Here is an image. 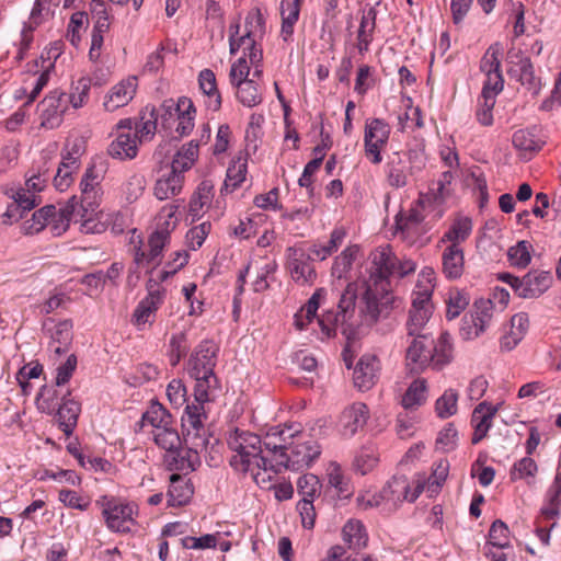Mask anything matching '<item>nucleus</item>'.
Segmentation results:
<instances>
[{
    "label": "nucleus",
    "mask_w": 561,
    "mask_h": 561,
    "mask_svg": "<svg viewBox=\"0 0 561 561\" xmlns=\"http://www.w3.org/2000/svg\"><path fill=\"white\" fill-rule=\"evenodd\" d=\"M396 274V256L388 248L370 254L369 277L363 283H350L341 294L337 312L329 311L318 323L329 337L337 329L346 335L354 328L373 325L392 302L389 277Z\"/></svg>",
    "instance_id": "obj_1"
},
{
    "label": "nucleus",
    "mask_w": 561,
    "mask_h": 561,
    "mask_svg": "<svg viewBox=\"0 0 561 561\" xmlns=\"http://www.w3.org/2000/svg\"><path fill=\"white\" fill-rule=\"evenodd\" d=\"M451 180L447 178L433 179L426 192H421L415 206L407 214L396 217V227L401 238L409 244H414L432 227L433 222L444 215V203L451 196Z\"/></svg>",
    "instance_id": "obj_2"
},
{
    "label": "nucleus",
    "mask_w": 561,
    "mask_h": 561,
    "mask_svg": "<svg viewBox=\"0 0 561 561\" xmlns=\"http://www.w3.org/2000/svg\"><path fill=\"white\" fill-rule=\"evenodd\" d=\"M227 445L231 451L229 463L239 473L247 474L249 470L265 465L262 438L248 430L233 428L227 435Z\"/></svg>",
    "instance_id": "obj_3"
},
{
    "label": "nucleus",
    "mask_w": 561,
    "mask_h": 561,
    "mask_svg": "<svg viewBox=\"0 0 561 561\" xmlns=\"http://www.w3.org/2000/svg\"><path fill=\"white\" fill-rule=\"evenodd\" d=\"M321 455V447L317 440L300 427L299 437L290 439L288 449L282 451L277 457V465L284 469L300 471L309 468Z\"/></svg>",
    "instance_id": "obj_4"
},
{
    "label": "nucleus",
    "mask_w": 561,
    "mask_h": 561,
    "mask_svg": "<svg viewBox=\"0 0 561 561\" xmlns=\"http://www.w3.org/2000/svg\"><path fill=\"white\" fill-rule=\"evenodd\" d=\"M206 410L202 405H186L182 415L184 443L188 449L198 454L209 443L208 430L205 427Z\"/></svg>",
    "instance_id": "obj_5"
},
{
    "label": "nucleus",
    "mask_w": 561,
    "mask_h": 561,
    "mask_svg": "<svg viewBox=\"0 0 561 561\" xmlns=\"http://www.w3.org/2000/svg\"><path fill=\"white\" fill-rule=\"evenodd\" d=\"M500 279L510 285L513 291L520 298L533 299L545 294L552 285L550 272L531 270L523 277L508 273L500 275Z\"/></svg>",
    "instance_id": "obj_6"
},
{
    "label": "nucleus",
    "mask_w": 561,
    "mask_h": 561,
    "mask_svg": "<svg viewBox=\"0 0 561 561\" xmlns=\"http://www.w3.org/2000/svg\"><path fill=\"white\" fill-rule=\"evenodd\" d=\"M286 270L298 285L310 286L316 282L317 271L307 244L300 243L286 249Z\"/></svg>",
    "instance_id": "obj_7"
},
{
    "label": "nucleus",
    "mask_w": 561,
    "mask_h": 561,
    "mask_svg": "<svg viewBox=\"0 0 561 561\" xmlns=\"http://www.w3.org/2000/svg\"><path fill=\"white\" fill-rule=\"evenodd\" d=\"M391 127L381 118L367 119L364 131L365 156L373 163L381 162V151L386 148Z\"/></svg>",
    "instance_id": "obj_8"
},
{
    "label": "nucleus",
    "mask_w": 561,
    "mask_h": 561,
    "mask_svg": "<svg viewBox=\"0 0 561 561\" xmlns=\"http://www.w3.org/2000/svg\"><path fill=\"white\" fill-rule=\"evenodd\" d=\"M99 503L108 529L116 533L130 531V524L134 522L133 505L108 496H103Z\"/></svg>",
    "instance_id": "obj_9"
},
{
    "label": "nucleus",
    "mask_w": 561,
    "mask_h": 561,
    "mask_svg": "<svg viewBox=\"0 0 561 561\" xmlns=\"http://www.w3.org/2000/svg\"><path fill=\"white\" fill-rule=\"evenodd\" d=\"M160 283L152 271L147 282L148 295L139 301L134 311V322L137 327L151 323L156 311L163 304L165 290L160 286Z\"/></svg>",
    "instance_id": "obj_10"
},
{
    "label": "nucleus",
    "mask_w": 561,
    "mask_h": 561,
    "mask_svg": "<svg viewBox=\"0 0 561 561\" xmlns=\"http://www.w3.org/2000/svg\"><path fill=\"white\" fill-rule=\"evenodd\" d=\"M218 346L211 341L201 342L192 352L186 363L190 377L216 375Z\"/></svg>",
    "instance_id": "obj_11"
},
{
    "label": "nucleus",
    "mask_w": 561,
    "mask_h": 561,
    "mask_svg": "<svg viewBox=\"0 0 561 561\" xmlns=\"http://www.w3.org/2000/svg\"><path fill=\"white\" fill-rule=\"evenodd\" d=\"M425 481L417 479L413 485L404 476L393 477L381 490L380 496L387 502L398 504L403 501L414 502L422 493Z\"/></svg>",
    "instance_id": "obj_12"
},
{
    "label": "nucleus",
    "mask_w": 561,
    "mask_h": 561,
    "mask_svg": "<svg viewBox=\"0 0 561 561\" xmlns=\"http://www.w3.org/2000/svg\"><path fill=\"white\" fill-rule=\"evenodd\" d=\"M68 106L67 94L55 90L45 96L37 105L41 125L54 129L62 122V115Z\"/></svg>",
    "instance_id": "obj_13"
},
{
    "label": "nucleus",
    "mask_w": 561,
    "mask_h": 561,
    "mask_svg": "<svg viewBox=\"0 0 561 561\" xmlns=\"http://www.w3.org/2000/svg\"><path fill=\"white\" fill-rule=\"evenodd\" d=\"M300 424L275 425L268 428L264 439H262V449L272 454V460L277 461L282 451L288 449L290 439L299 437Z\"/></svg>",
    "instance_id": "obj_14"
},
{
    "label": "nucleus",
    "mask_w": 561,
    "mask_h": 561,
    "mask_svg": "<svg viewBox=\"0 0 561 561\" xmlns=\"http://www.w3.org/2000/svg\"><path fill=\"white\" fill-rule=\"evenodd\" d=\"M138 142L137 135L133 134V119H122L117 124V136L110 145L108 153L119 160L133 159L137 154Z\"/></svg>",
    "instance_id": "obj_15"
},
{
    "label": "nucleus",
    "mask_w": 561,
    "mask_h": 561,
    "mask_svg": "<svg viewBox=\"0 0 561 561\" xmlns=\"http://www.w3.org/2000/svg\"><path fill=\"white\" fill-rule=\"evenodd\" d=\"M328 483L323 488V499L327 501L346 500L353 494L350 479L344 474L337 462H330L327 469Z\"/></svg>",
    "instance_id": "obj_16"
},
{
    "label": "nucleus",
    "mask_w": 561,
    "mask_h": 561,
    "mask_svg": "<svg viewBox=\"0 0 561 561\" xmlns=\"http://www.w3.org/2000/svg\"><path fill=\"white\" fill-rule=\"evenodd\" d=\"M368 417V407L365 403L355 402L341 413L337 431L344 438H351L364 427Z\"/></svg>",
    "instance_id": "obj_17"
},
{
    "label": "nucleus",
    "mask_w": 561,
    "mask_h": 561,
    "mask_svg": "<svg viewBox=\"0 0 561 561\" xmlns=\"http://www.w3.org/2000/svg\"><path fill=\"white\" fill-rule=\"evenodd\" d=\"M4 194L12 198L13 202L7 207L2 215V221L10 225L23 218L25 211L33 209L41 201H36L34 195L27 193V190H15V187H7Z\"/></svg>",
    "instance_id": "obj_18"
},
{
    "label": "nucleus",
    "mask_w": 561,
    "mask_h": 561,
    "mask_svg": "<svg viewBox=\"0 0 561 561\" xmlns=\"http://www.w3.org/2000/svg\"><path fill=\"white\" fill-rule=\"evenodd\" d=\"M150 434L154 440V443L162 449L169 453L168 462L169 465L175 466V469L183 470L184 460H181V463L178 462V457L180 456V447H181V438L179 433L174 427V422L171 424L159 427L158 430H151Z\"/></svg>",
    "instance_id": "obj_19"
},
{
    "label": "nucleus",
    "mask_w": 561,
    "mask_h": 561,
    "mask_svg": "<svg viewBox=\"0 0 561 561\" xmlns=\"http://www.w3.org/2000/svg\"><path fill=\"white\" fill-rule=\"evenodd\" d=\"M414 339L407 350V364L413 373L422 371L431 366V346L433 339L426 334H414Z\"/></svg>",
    "instance_id": "obj_20"
},
{
    "label": "nucleus",
    "mask_w": 561,
    "mask_h": 561,
    "mask_svg": "<svg viewBox=\"0 0 561 561\" xmlns=\"http://www.w3.org/2000/svg\"><path fill=\"white\" fill-rule=\"evenodd\" d=\"M162 108L170 114L171 110H174L178 118L175 131L180 136H186L193 130L196 110L191 99L182 96L178 102L164 101Z\"/></svg>",
    "instance_id": "obj_21"
},
{
    "label": "nucleus",
    "mask_w": 561,
    "mask_h": 561,
    "mask_svg": "<svg viewBox=\"0 0 561 561\" xmlns=\"http://www.w3.org/2000/svg\"><path fill=\"white\" fill-rule=\"evenodd\" d=\"M511 58V72L517 77V80L534 94L540 91V79L535 76L533 62L529 57L522 51L514 53Z\"/></svg>",
    "instance_id": "obj_22"
},
{
    "label": "nucleus",
    "mask_w": 561,
    "mask_h": 561,
    "mask_svg": "<svg viewBox=\"0 0 561 561\" xmlns=\"http://www.w3.org/2000/svg\"><path fill=\"white\" fill-rule=\"evenodd\" d=\"M240 25L234 24L230 26V37H229V47L230 54L234 55L237 51L242 48L243 56L249 59L250 64L262 62L263 60V51L260 46L261 38L249 36L245 34L236 39V36L239 33Z\"/></svg>",
    "instance_id": "obj_23"
},
{
    "label": "nucleus",
    "mask_w": 561,
    "mask_h": 561,
    "mask_svg": "<svg viewBox=\"0 0 561 561\" xmlns=\"http://www.w3.org/2000/svg\"><path fill=\"white\" fill-rule=\"evenodd\" d=\"M167 244L168 241L163 240V238L158 234H151L148 240V250L136 248L135 262L141 266H151L149 274L151 275L153 271L154 277L158 278L159 271L157 266L161 262L162 252Z\"/></svg>",
    "instance_id": "obj_24"
},
{
    "label": "nucleus",
    "mask_w": 561,
    "mask_h": 561,
    "mask_svg": "<svg viewBox=\"0 0 561 561\" xmlns=\"http://www.w3.org/2000/svg\"><path fill=\"white\" fill-rule=\"evenodd\" d=\"M137 90V78L129 77L114 85L104 101V107L108 112H113L122 106L127 105L135 96Z\"/></svg>",
    "instance_id": "obj_25"
},
{
    "label": "nucleus",
    "mask_w": 561,
    "mask_h": 561,
    "mask_svg": "<svg viewBox=\"0 0 561 561\" xmlns=\"http://www.w3.org/2000/svg\"><path fill=\"white\" fill-rule=\"evenodd\" d=\"M496 413L497 407H493V404L488 401L480 402L474 408L471 416V423L474 427V433L471 439L472 444L476 445L480 443L486 436Z\"/></svg>",
    "instance_id": "obj_26"
},
{
    "label": "nucleus",
    "mask_w": 561,
    "mask_h": 561,
    "mask_svg": "<svg viewBox=\"0 0 561 561\" xmlns=\"http://www.w3.org/2000/svg\"><path fill=\"white\" fill-rule=\"evenodd\" d=\"M513 145L524 158H530L538 152L545 145L541 130L536 126L531 128L518 129L513 135Z\"/></svg>",
    "instance_id": "obj_27"
},
{
    "label": "nucleus",
    "mask_w": 561,
    "mask_h": 561,
    "mask_svg": "<svg viewBox=\"0 0 561 561\" xmlns=\"http://www.w3.org/2000/svg\"><path fill=\"white\" fill-rule=\"evenodd\" d=\"M379 362L375 355L366 354L358 360L354 373V385L362 391L373 387L377 379Z\"/></svg>",
    "instance_id": "obj_28"
},
{
    "label": "nucleus",
    "mask_w": 561,
    "mask_h": 561,
    "mask_svg": "<svg viewBox=\"0 0 561 561\" xmlns=\"http://www.w3.org/2000/svg\"><path fill=\"white\" fill-rule=\"evenodd\" d=\"M80 411L79 402L70 398L69 391L62 396L61 403L56 409V417L60 430L67 436H70L77 426Z\"/></svg>",
    "instance_id": "obj_29"
},
{
    "label": "nucleus",
    "mask_w": 561,
    "mask_h": 561,
    "mask_svg": "<svg viewBox=\"0 0 561 561\" xmlns=\"http://www.w3.org/2000/svg\"><path fill=\"white\" fill-rule=\"evenodd\" d=\"M465 268L463 250L460 244H449L442 253V270L448 279L459 278Z\"/></svg>",
    "instance_id": "obj_30"
},
{
    "label": "nucleus",
    "mask_w": 561,
    "mask_h": 561,
    "mask_svg": "<svg viewBox=\"0 0 561 561\" xmlns=\"http://www.w3.org/2000/svg\"><path fill=\"white\" fill-rule=\"evenodd\" d=\"M191 378L195 380L194 402L187 405H202L205 408L206 403L215 399L219 390L218 377L216 375H206Z\"/></svg>",
    "instance_id": "obj_31"
},
{
    "label": "nucleus",
    "mask_w": 561,
    "mask_h": 561,
    "mask_svg": "<svg viewBox=\"0 0 561 561\" xmlns=\"http://www.w3.org/2000/svg\"><path fill=\"white\" fill-rule=\"evenodd\" d=\"M198 85L206 98V107L213 112H217L221 107V95L217 88L214 71L210 69L202 70L198 75Z\"/></svg>",
    "instance_id": "obj_32"
},
{
    "label": "nucleus",
    "mask_w": 561,
    "mask_h": 561,
    "mask_svg": "<svg viewBox=\"0 0 561 561\" xmlns=\"http://www.w3.org/2000/svg\"><path fill=\"white\" fill-rule=\"evenodd\" d=\"M194 493L190 480L179 474H171L168 490V505L183 506L187 504Z\"/></svg>",
    "instance_id": "obj_33"
},
{
    "label": "nucleus",
    "mask_w": 561,
    "mask_h": 561,
    "mask_svg": "<svg viewBox=\"0 0 561 561\" xmlns=\"http://www.w3.org/2000/svg\"><path fill=\"white\" fill-rule=\"evenodd\" d=\"M453 359V342L448 332H443L431 346V367L440 370Z\"/></svg>",
    "instance_id": "obj_34"
},
{
    "label": "nucleus",
    "mask_w": 561,
    "mask_h": 561,
    "mask_svg": "<svg viewBox=\"0 0 561 561\" xmlns=\"http://www.w3.org/2000/svg\"><path fill=\"white\" fill-rule=\"evenodd\" d=\"M81 206L77 209V205L70 203L61 209L55 207V214L49 217L48 227L53 236H61L68 228L71 220H78L80 217Z\"/></svg>",
    "instance_id": "obj_35"
},
{
    "label": "nucleus",
    "mask_w": 561,
    "mask_h": 561,
    "mask_svg": "<svg viewBox=\"0 0 561 561\" xmlns=\"http://www.w3.org/2000/svg\"><path fill=\"white\" fill-rule=\"evenodd\" d=\"M300 13V0H282L280 15L282 28L280 37L283 41L288 42L294 34V26L298 21Z\"/></svg>",
    "instance_id": "obj_36"
},
{
    "label": "nucleus",
    "mask_w": 561,
    "mask_h": 561,
    "mask_svg": "<svg viewBox=\"0 0 561 561\" xmlns=\"http://www.w3.org/2000/svg\"><path fill=\"white\" fill-rule=\"evenodd\" d=\"M342 536L348 548L355 551L366 548L368 542V535L365 526L358 519H350L343 526Z\"/></svg>",
    "instance_id": "obj_37"
},
{
    "label": "nucleus",
    "mask_w": 561,
    "mask_h": 561,
    "mask_svg": "<svg viewBox=\"0 0 561 561\" xmlns=\"http://www.w3.org/2000/svg\"><path fill=\"white\" fill-rule=\"evenodd\" d=\"M377 11L375 8H369L364 11L360 18V23L357 32V47L359 53H366L369 45L374 39V32L376 28Z\"/></svg>",
    "instance_id": "obj_38"
},
{
    "label": "nucleus",
    "mask_w": 561,
    "mask_h": 561,
    "mask_svg": "<svg viewBox=\"0 0 561 561\" xmlns=\"http://www.w3.org/2000/svg\"><path fill=\"white\" fill-rule=\"evenodd\" d=\"M561 508V474L558 473L546 494V504L541 507L545 519H556Z\"/></svg>",
    "instance_id": "obj_39"
},
{
    "label": "nucleus",
    "mask_w": 561,
    "mask_h": 561,
    "mask_svg": "<svg viewBox=\"0 0 561 561\" xmlns=\"http://www.w3.org/2000/svg\"><path fill=\"white\" fill-rule=\"evenodd\" d=\"M176 210L178 206L175 205H165L162 207L156 218V230L151 234H158L169 242L170 234L175 229L179 221Z\"/></svg>",
    "instance_id": "obj_40"
},
{
    "label": "nucleus",
    "mask_w": 561,
    "mask_h": 561,
    "mask_svg": "<svg viewBox=\"0 0 561 561\" xmlns=\"http://www.w3.org/2000/svg\"><path fill=\"white\" fill-rule=\"evenodd\" d=\"M324 289H317L309 298L305 306L295 314V325L299 330H304L307 325L317 318V311L320 306V299L324 295Z\"/></svg>",
    "instance_id": "obj_41"
},
{
    "label": "nucleus",
    "mask_w": 561,
    "mask_h": 561,
    "mask_svg": "<svg viewBox=\"0 0 561 561\" xmlns=\"http://www.w3.org/2000/svg\"><path fill=\"white\" fill-rule=\"evenodd\" d=\"M264 461L265 465L260 463V466L255 467L253 470H249L247 474H250L260 488L270 489L273 477L278 473L283 467L267 456L264 457Z\"/></svg>",
    "instance_id": "obj_42"
},
{
    "label": "nucleus",
    "mask_w": 561,
    "mask_h": 561,
    "mask_svg": "<svg viewBox=\"0 0 561 561\" xmlns=\"http://www.w3.org/2000/svg\"><path fill=\"white\" fill-rule=\"evenodd\" d=\"M236 89V96L238 101L247 106L254 107L262 103L263 96L254 79L251 81H243L240 84L233 85Z\"/></svg>",
    "instance_id": "obj_43"
},
{
    "label": "nucleus",
    "mask_w": 561,
    "mask_h": 561,
    "mask_svg": "<svg viewBox=\"0 0 561 561\" xmlns=\"http://www.w3.org/2000/svg\"><path fill=\"white\" fill-rule=\"evenodd\" d=\"M173 422L171 414L158 402L152 403L142 414V427L150 426L151 430L164 427Z\"/></svg>",
    "instance_id": "obj_44"
},
{
    "label": "nucleus",
    "mask_w": 561,
    "mask_h": 561,
    "mask_svg": "<svg viewBox=\"0 0 561 561\" xmlns=\"http://www.w3.org/2000/svg\"><path fill=\"white\" fill-rule=\"evenodd\" d=\"M55 214L54 205H46L36 210L32 218L22 224V231L25 234H35L48 227L49 217Z\"/></svg>",
    "instance_id": "obj_45"
},
{
    "label": "nucleus",
    "mask_w": 561,
    "mask_h": 561,
    "mask_svg": "<svg viewBox=\"0 0 561 561\" xmlns=\"http://www.w3.org/2000/svg\"><path fill=\"white\" fill-rule=\"evenodd\" d=\"M427 398L426 382L424 379L414 380L402 397L401 404L407 410L422 405Z\"/></svg>",
    "instance_id": "obj_46"
},
{
    "label": "nucleus",
    "mask_w": 561,
    "mask_h": 561,
    "mask_svg": "<svg viewBox=\"0 0 561 561\" xmlns=\"http://www.w3.org/2000/svg\"><path fill=\"white\" fill-rule=\"evenodd\" d=\"M472 231V221L469 217H461L455 220L451 227L442 237V242L450 244H460L468 239Z\"/></svg>",
    "instance_id": "obj_47"
},
{
    "label": "nucleus",
    "mask_w": 561,
    "mask_h": 561,
    "mask_svg": "<svg viewBox=\"0 0 561 561\" xmlns=\"http://www.w3.org/2000/svg\"><path fill=\"white\" fill-rule=\"evenodd\" d=\"M183 178H158L153 187L154 196L160 199H169L181 193Z\"/></svg>",
    "instance_id": "obj_48"
},
{
    "label": "nucleus",
    "mask_w": 561,
    "mask_h": 561,
    "mask_svg": "<svg viewBox=\"0 0 561 561\" xmlns=\"http://www.w3.org/2000/svg\"><path fill=\"white\" fill-rule=\"evenodd\" d=\"M297 488L301 500L314 501L317 496H323V486L316 474L301 476L297 481Z\"/></svg>",
    "instance_id": "obj_49"
},
{
    "label": "nucleus",
    "mask_w": 561,
    "mask_h": 561,
    "mask_svg": "<svg viewBox=\"0 0 561 561\" xmlns=\"http://www.w3.org/2000/svg\"><path fill=\"white\" fill-rule=\"evenodd\" d=\"M157 130V114L156 108L152 107L150 111L146 108L140 116V122L136 124L134 135H137L139 142L148 141L152 139Z\"/></svg>",
    "instance_id": "obj_50"
},
{
    "label": "nucleus",
    "mask_w": 561,
    "mask_h": 561,
    "mask_svg": "<svg viewBox=\"0 0 561 561\" xmlns=\"http://www.w3.org/2000/svg\"><path fill=\"white\" fill-rule=\"evenodd\" d=\"M190 343L184 332L173 334L168 346L169 363L175 367L187 353Z\"/></svg>",
    "instance_id": "obj_51"
},
{
    "label": "nucleus",
    "mask_w": 561,
    "mask_h": 561,
    "mask_svg": "<svg viewBox=\"0 0 561 561\" xmlns=\"http://www.w3.org/2000/svg\"><path fill=\"white\" fill-rule=\"evenodd\" d=\"M37 409L46 414H53L61 403L58 400V392L54 386L44 385L36 396Z\"/></svg>",
    "instance_id": "obj_52"
},
{
    "label": "nucleus",
    "mask_w": 561,
    "mask_h": 561,
    "mask_svg": "<svg viewBox=\"0 0 561 561\" xmlns=\"http://www.w3.org/2000/svg\"><path fill=\"white\" fill-rule=\"evenodd\" d=\"M433 307L411 308L407 322L409 335L421 334L432 316Z\"/></svg>",
    "instance_id": "obj_53"
},
{
    "label": "nucleus",
    "mask_w": 561,
    "mask_h": 561,
    "mask_svg": "<svg viewBox=\"0 0 561 561\" xmlns=\"http://www.w3.org/2000/svg\"><path fill=\"white\" fill-rule=\"evenodd\" d=\"M244 28L247 37L252 36L263 39L266 26L263 13L259 8H253L248 12Z\"/></svg>",
    "instance_id": "obj_54"
},
{
    "label": "nucleus",
    "mask_w": 561,
    "mask_h": 561,
    "mask_svg": "<svg viewBox=\"0 0 561 561\" xmlns=\"http://www.w3.org/2000/svg\"><path fill=\"white\" fill-rule=\"evenodd\" d=\"M80 218L82 219L81 230L85 233H101L106 230L107 224L112 220V215H106V219L102 220L104 215L102 213L96 214L95 217H88V208L81 205Z\"/></svg>",
    "instance_id": "obj_55"
},
{
    "label": "nucleus",
    "mask_w": 561,
    "mask_h": 561,
    "mask_svg": "<svg viewBox=\"0 0 561 561\" xmlns=\"http://www.w3.org/2000/svg\"><path fill=\"white\" fill-rule=\"evenodd\" d=\"M88 23V14L82 11H77L71 14L67 27L66 38L73 47H78L81 42V31Z\"/></svg>",
    "instance_id": "obj_56"
},
{
    "label": "nucleus",
    "mask_w": 561,
    "mask_h": 561,
    "mask_svg": "<svg viewBox=\"0 0 561 561\" xmlns=\"http://www.w3.org/2000/svg\"><path fill=\"white\" fill-rule=\"evenodd\" d=\"M488 545L497 549H504L510 546V529L501 519H496L491 525Z\"/></svg>",
    "instance_id": "obj_57"
},
{
    "label": "nucleus",
    "mask_w": 561,
    "mask_h": 561,
    "mask_svg": "<svg viewBox=\"0 0 561 561\" xmlns=\"http://www.w3.org/2000/svg\"><path fill=\"white\" fill-rule=\"evenodd\" d=\"M530 249L531 244L525 240L511 247L507 252L511 264L520 268L526 267L531 261Z\"/></svg>",
    "instance_id": "obj_58"
},
{
    "label": "nucleus",
    "mask_w": 561,
    "mask_h": 561,
    "mask_svg": "<svg viewBox=\"0 0 561 561\" xmlns=\"http://www.w3.org/2000/svg\"><path fill=\"white\" fill-rule=\"evenodd\" d=\"M501 45L499 43L492 44L484 55L481 58L480 61V70L484 75L493 73L499 70H501Z\"/></svg>",
    "instance_id": "obj_59"
},
{
    "label": "nucleus",
    "mask_w": 561,
    "mask_h": 561,
    "mask_svg": "<svg viewBox=\"0 0 561 561\" xmlns=\"http://www.w3.org/2000/svg\"><path fill=\"white\" fill-rule=\"evenodd\" d=\"M496 103V98L481 94L478 99L476 111L477 121L483 126H491L493 124V108Z\"/></svg>",
    "instance_id": "obj_60"
},
{
    "label": "nucleus",
    "mask_w": 561,
    "mask_h": 561,
    "mask_svg": "<svg viewBox=\"0 0 561 561\" xmlns=\"http://www.w3.org/2000/svg\"><path fill=\"white\" fill-rule=\"evenodd\" d=\"M538 470L537 463L529 457H524L516 461L510 471L512 481L526 480L534 478Z\"/></svg>",
    "instance_id": "obj_61"
},
{
    "label": "nucleus",
    "mask_w": 561,
    "mask_h": 561,
    "mask_svg": "<svg viewBox=\"0 0 561 561\" xmlns=\"http://www.w3.org/2000/svg\"><path fill=\"white\" fill-rule=\"evenodd\" d=\"M358 252L357 247H347L342 253L335 257L332 266V275L337 278H342L344 274L351 268L356 254Z\"/></svg>",
    "instance_id": "obj_62"
},
{
    "label": "nucleus",
    "mask_w": 561,
    "mask_h": 561,
    "mask_svg": "<svg viewBox=\"0 0 561 561\" xmlns=\"http://www.w3.org/2000/svg\"><path fill=\"white\" fill-rule=\"evenodd\" d=\"M378 462V453L374 446H364L355 458V466L362 474H366Z\"/></svg>",
    "instance_id": "obj_63"
},
{
    "label": "nucleus",
    "mask_w": 561,
    "mask_h": 561,
    "mask_svg": "<svg viewBox=\"0 0 561 561\" xmlns=\"http://www.w3.org/2000/svg\"><path fill=\"white\" fill-rule=\"evenodd\" d=\"M458 394L456 391L446 390L436 401V412L439 417L446 419L457 411Z\"/></svg>",
    "instance_id": "obj_64"
}]
</instances>
